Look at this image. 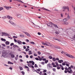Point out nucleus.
<instances>
[{
    "label": "nucleus",
    "instance_id": "nucleus-10",
    "mask_svg": "<svg viewBox=\"0 0 75 75\" xmlns=\"http://www.w3.org/2000/svg\"><path fill=\"white\" fill-rule=\"evenodd\" d=\"M7 17L8 18L10 19V20H12V19H13V18L11 17V16H10L9 15Z\"/></svg>",
    "mask_w": 75,
    "mask_h": 75
},
{
    "label": "nucleus",
    "instance_id": "nucleus-42",
    "mask_svg": "<svg viewBox=\"0 0 75 75\" xmlns=\"http://www.w3.org/2000/svg\"><path fill=\"white\" fill-rule=\"evenodd\" d=\"M11 46H13V45H14V43H12L10 44Z\"/></svg>",
    "mask_w": 75,
    "mask_h": 75
},
{
    "label": "nucleus",
    "instance_id": "nucleus-33",
    "mask_svg": "<svg viewBox=\"0 0 75 75\" xmlns=\"http://www.w3.org/2000/svg\"><path fill=\"white\" fill-rule=\"evenodd\" d=\"M32 65H34V64H35V62H34V61H32Z\"/></svg>",
    "mask_w": 75,
    "mask_h": 75
},
{
    "label": "nucleus",
    "instance_id": "nucleus-58",
    "mask_svg": "<svg viewBox=\"0 0 75 75\" xmlns=\"http://www.w3.org/2000/svg\"><path fill=\"white\" fill-rule=\"evenodd\" d=\"M62 65H65V62L64 63H62Z\"/></svg>",
    "mask_w": 75,
    "mask_h": 75
},
{
    "label": "nucleus",
    "instance_id": "nucleus-48",
    "mask_svg": "<svg viewBox=\"0 0 75 75\" xmlns=\"http://www.w3.org/2000/svg\"><path fill=\"white\" fill-rule=\"evenodd\" d=\"M55 64L56 65H58V63L57 62H55Z\"/></svg>",
    "mask_w": 75,
    "mask_h": 75
},
{
    "label": "nucleus",
    "instance_id": "nucleus-45",
    "mask_svg": "<svg viewBox=\"0 0 75 75\" xmlns=\"http://www.w3.org/2000/svg\"><path fill=\"white\" fill-rule=\"evenodd\" d=\"M35 59H36V60H37V61H39V59H38V58L37 57L35 58Z\"/></svg>",
    "mask_w": 75,
    "mask_h": 75
},
{
    "label": "nucleus",
    "instance_id": "nucleus-37",
    "mask_svg": "<svg viewBox=\"0 0 75 75\" xmlns=\"http://www.w3.org/2000/svg\"><path fill=\"white\" fill-rule=\"evenodd\" d=\"M67 21V19L66 18H64L63 20V22H66Z\"/></svg>",
    "mask_w": 75,
    "mask_h": 75
},
{
    "label": "nucleus",
    "instance_id": "nucleus-19",
    "mask_svg": "<svg viewBox=\"0 0 75 75\" xmlns=\"http://www.w3.org/2000/svg\"><path fill=\"white\" fill-rule=\"evenodd\" d=\"M11 58H14V57H15V56L14 54H11Z\"/></svg>",
    "mask_w": 75,
    "mask_h": 75
},
{
    "label": "nucleus",
    "instance_id": "nucleus-39",
    "mask_svg": "<svg viewBox=\"0 0 75 75\" xmlns=\"http://www.w3.org/2000/svg\"><path fill=\"white\" fill-rule=\"evenodd\" d=\"M35 66H34L35 68H38V66L37 65V64H35Z\"/></svg>",
    "mask_w": 75,
    "mask_h": 75
},
{
    "label": "nucleus",
    "instance_id": "nucleus-2",
    "mask_svg": "<svg viewBox=\"0 0 75 75\" xmlns=\"http://www.w3.org/2000/svg\"><path fill=\"white\" fill-rule=\"evenodd\" d=\"M2 56L4 58L7 57V51H4L2 52Z\"/></svg>",
    "mask_w": 75,
    "mask_h": 75
},
{
    "label": "nucleus",
    "instance_id": "nucleus-62",
    "mask_svg": "<svg viewBox=\"0 0 75 75\" xmlns=\"http://www.w3.org/2000/svg\"><path fill=\"white\" fill-rule=\"evenodd\" d=\"M37 71H38V72H40V69H38L37 70Z\"/></svg>",
    "mask_w": 75,
    "mask_h": 75
},
{
    "label": "nucleus",
    "instance_id": "nucleus-29",
    "mask_svg": "<svg viewBox=\"0 0 75 75\" xmlns=\"http://www.w3.org/2000/svg\"><path fill=\"white\" fill-rule=\"evenodd\" d=\"M58 66V67H57ZM57 69H61V68L59 67H58V66H57Z\"/></svg>",
    "mask_w": 75,
    "mask_h": 75
},
{
    "label": "nucleus",
    "instance_id": "nucleus-24",
    "mask_svg": "<svg viewBox=\"0 0 75 75\" xmlns=\"http://www.w3.org/2000/svg\"><path fill=\"white\" fill-rule=\"evenodd\" d=\"M30 44H33V45L34 44H35V43H34V42H30Z\"/></svg>",
    "mask_w": 75,
    "mask_h": 75
},
{
    "label": "nucleus",
    "instance_id": "nucleus-57",
    "mask_svg": "<svg viewBox=\"0 0 75 75\" xmlns=\"http://www.w3.org/2000/svg\"><path fill=\"white\" fill-rule=\"evenodd\" d=\"M15 59L16 60H17V59H18V57H15Z\"/></svg>",
    "mask_w": 75,
    "mask_h": 75
},
{
    "label": "nucleus",
    "instance_id": "nucleus-11",
    "mask_svg": "<svg viewBox=\"0 0 75 75\" xmlns=\"http://www.w3.org/2000/svg\"><path fill=\"white\" fill-rule=\"evenodd\" d=\"M17 16L18 18H21V15L18 14L17 15Z\"/></svg>",
    "mask_w": 75,
    "mask_h": 75
},
{
    "label": "nucleus",
    "instance_id": "nucleus-61",
    "mask_svg": "<svg viewBox=\"0 0 75 75\" xmlns=\"http://www.w3.org/2000/svg\"><path fill=\"white\" fill-rule=\"evenodd\" d=\"M2 45H3V47H6V45H5V44H2Z\"/></svg>",
    "mask_w": 75,
    "mask_h": 75
},
{
    "label": "nucleus",
    "instance_id": "nucleus-12",
    "mask_svg": "<svg viewBox=\"0 0 75 75\" xmlns=\"http://www.w3.org/2000/svg\"><path fill=\"white\" fill-rule=\"evenodd\" d=\"M67 72L69 74H72V69H70V71L68 70L67 71Z\"/></svg>",
    "mask_w": 75,
    "mask_h": 75
},
{
    "label": "nucleus",
    "instance_id": "nucleus-6",
    "mask_svg": "<svg viewBox=\"0 0 75 75\" xmlns=\"http://www.w3.org/2000/svg\"><path fill=\"white\" fill-rule=\"evenodd\" d=\"M9 22L10 23V24H12V25H16V23H13L11 21H9Z\"/></svg>",
    "mask_w": 75,
    "mask_h": 75
},
{
    "label": "nucleus",
    "instance_id": "nucleus-15",
    "mask_svg": "<svg viewBox=\"0 0 75 75\" xmlns=\"http://www.w3.org/2000/svg\"><path fill=\"white\" fill-rule=\"evenodd\" d=\"M5 44H6V45H9L10 44V43L8 41H6L5 42Z\"/></svg>",
    "mask_w": 75,
    "mask_h": 75
},
{
    "label": "nucleus",
    "instance_id": "nucleus-5",
    "mask_svg": "<svg viewBox=\"0 0 75 75\" xmlns=\"http://www.w3.org/2000/svg\"><path fill=\"white\" fill-rule=\"evenodd\" d=\"M23 33H24V34H25L26 35H27L28 37H30V34L28 33L27 32H23Z\"/></svg>",
    "mask_w": 75,
    "mask_h": 75
},
{
    "label": "nucleus",
    "instance_id": "nucleus-63",
    "mask_svg": "<svg viewBox=\"0 0 75 75\" xmlns=\"http://www.w3.org/2000/svg\"><path fill=\"white\" fill-rule=\"evenodd\" d=\"M43 61H45L46 60V59L45 58H43L42 59Z\"/></svg>",
    "mask_w": 75,
    "mask_h": 75
},
{
    "label": "nucleus",
    "instance_id": "nucleus-59",
    "mask_svg": "<svg viewBox=\"0 0 75 75\" xmlns=\"http://www.w3.org/2000/svg\"><path fill=\"white\" fill-rule=\"evenodd\" d=\"M66 66H67V67H69V65L68 64H66Z\"/></svg>",
    "mask_w": 75,
    "mask_h": 75
},
{
    "label": "nucleus",
    "instance_id": "nucleus-26",
    "mask_svg": "<svg viewBox=\"0 0 75 75\" xmlns=\"http://www.w3.org/2000/svg\"><path fill=\"white\" fill-rule=\"evenodd\" d=\"M52 60L53 61L55 62V61H56V59H55V58L54 57H53L52 59Z\"/></svg>",
    "mask_w": 75,
    "mask_h": 75
},
{
    "label": "nucleus",
    "instance_id": "nucleus-38",
    "mask_svg": "<svg viewBox=\"0 0 75 75\" xmlns=\"http://www.w3.org/2000/svg\"><path fill=\"white\" fill-rule=\"evenodd\" d=\"M13 38H17V37L14 36L13 37Z\"/></svg>",
    "mask_w": 75,
    "mask_h": 75
},
{
    "label": "nucleus",
    "instance_id": "nucleus-34",
    "mask_svg": "<svg viewBox=\"0 0 75 75\" xmlns=\"http://www.w3.org/2000/svg\"><path fill=\"white\" fill-rule=\"evenodd\" d=\"M17 1H18L19 2H20L21 3H24V2L22 1H21V0H18Z\"/></svg>",
    "mask_w": 75,
    "mask_h": 75
},
{
    "label": "nucleus",
    "instance_id": "nucleus-13",
    "mask_svg": "<svg viewBox=\"0 0 75 75\" xmlns=\"http://www.w3.org/2000/svg\"><path fill=\"white\" fill-rule=\"evenodd\" d=\"M68 6H64L62 8V9H67Z\"/></svg>",
    "mask_w": 75,
    "mask_h": 75
},
{
    "label": "nucleus",
    "instance_id": "nucleus-7",
    "mask_svg": "<svg viewBox=\"0 0 75 75\" xmlns=\"http://www.w3.org/2000/svg\"><path fill=\"white\" fill-rule=\"evenodd\" d=\"M2 34H3L5 36H9V35L8 34V33H6L2 32Z\"/></svg>",
    "mask_w": 75,
    "mask_h": 75
},
{
    "label": "nucleus",
    "instance_id": "nucleus-49",
    "mask_svg": "<svg viewBox=\"0 0 75 75\" xmlns=\"http://www.w3.org/2000/svg\"><path fill=\"white\" fill-rule=\"evenodd\" d=\"M25 68L28 69V67H27V66H25Z\"/></svg>",
    "mask_w": 75,
    "mask_h": 75
},
{
    "label": "nucleus",
    "instance_id": "nucleus-3",
    "mask_svg": "<svg viewBox=\"0 0 75 75\" xmlns=\"http://www.w3.org/2000/svg\"><path fill=\"white\" fill-rule=\"evenodd\" d=\"M42 44L43 45H45L46 46H51L52 45L49 42H46V43L43 42Z\"/></svg>",
    "mask_w": 75,
    "mask_h": 75
},
{
    "label": "nucleus",
    "instance_id": "nucleus-28",
    "mask_svg": "<svg viewBox=\"0 0 75 75\" xmlns=\"http://www.w3.org/2000/svg\"><path fill=\"white\" fill-rule=\"evenodd\" d=\"M67 18H68V19H69L70 18V17L69 16V14L68 13H67Z\"/></svg>",
    "mask_w": 75,
    "mask_h": 75
},
{
    "label": "nucleus",
    "instance_id": "nucleus-31",
    "mask_svg": "<svg viewBox=\"0 0 75 75\" xmlns=\"http://www.w3.org/2000/svg\"><path fill=\"white\" fill-rule=\"evenodd\" d=\"M47 25L48 26V27H50V25H51V23H47Z\"/></svg>",
    "mask_w": 75,
    "mask_h": 75
},
{
    "label": "nucleus",
    "instance_id": "nucleus-21",
    "mask_svg": "<svg viewBox=\"0 0 75 75\" xmlns=\"http://www.w3.org/2000/svg\"><path fill=\"white\" fill-rule=\"evenodd\" d=\"M19 36L21 37H22V38L24 37V35H21Z\"/></svg>",
    "mask_w": 75,
    "mask_h": 75
},
{
    "label": "nucleus",
    "instance_id": "nucleus-35",
    "mask_svg": "<svg viewBox=\"0 0 75 75\" xmlns=\"http://www.w3.org/2000/svg\"><path fill=\"white\" fill-rule=\"evenodd\" d=\"M29 50H30V49H29L26 48L25 49V51L26 52H27V51H29Z\"/></svg>",
    "mask_w": 75,
    "mask_h": 75
},
{
    "label": "nucleus",
    "instance_id": "nucleus-9",
    "mask_svg": "<svg viewBox=\"0 0 75 75\" xmlns=\"http://www.w3.org/2000/svg\"><path fill=\"white\" fill-rule=\"evenodd\" d=\"M17 42L19 45H22V42L20 40H18Z\"/></svg>",
    "mask_w": 75,
    "mask_h": 75
},
{
    "label": "nucleus",
    "instance_id": "nucleus-27",
    "mask_svg": "<svg viewBox=\"0 0 75 75\" xmlns=\"http://www.w3.org/2000/svg\"><path fill=\"white\" fill-rule=\"evenodd\" d=\"M19 68H20V70H21V71H22V70H23V69L22 68V67L21 66L19 67Z\"/></svg>",
    "mask_w": 75,
    "mask_h": 75
},
{
    "label": "nucleus",
    "instance_id": "nucleus-18",
    "mask_svg": "<svg viewBox=\"0 0 75 75\" xmlns=\"http://www.w3.org/2000/svg\"><path fill=\"white\" fill-rule=\"evenodd\" d=\"M8 64H13V63L11 62L10 61H9L8 62Z\"/></svg>",
    "mask_w": 75,
    "mask_h": 75
},
{
    "label": "nucleus",
    "instance_id": "nucleus-47",
    "mask_svg": "<svg viewBox=\"0 0 75 75\" xmlns=\"http://www.w3.org/2000/svg\"><path fill=\"white\" fill-rule=\"evenodd\" d=\"M65 69L66 70H65L67 71L69 70L67 68V67L65 68Z\"/></svg>",
    "mask_w": 75,
    "mask_h": 75
},
{
    "label": "nucleus",
    "instance_id": "nucleus-64",
    "mask_svg": "<svg viewBox=\"0 0 75 75\" xmlns=\"http://www.w3.org/2000/svg\"><path fill=\"white\" fill-rule=\"evenodd\" d=\"M73 10H74V11H75V7H73Z\"/></svg>",
    "mask_w": 75,
    "mask_h": 75
},
{
    "label": "nucleus",
    "instance_id": "nucleus-4",
    "mask_svg": "<svg viewBox=\"0 0 75 75\" xmlns=\"http://www.w3.org/2000/svg\"><path fill=\"white\" fill-rule=\"evenodd\" d=\"M66 55L67 57H69V58H75L74 56H72V55H69L68 54H66Z\"/></svg>",
    "mask_w": 75,
    "mask_h": 75
},
{
    "label": "nucleus",
    "instance_id": "nucleus-8",
    "mask_svg": "<svg viewBox=\"0 0 75 75\" xmlns=\"http://www.w3.org/2000/svg\"><path fill=\"white\" fill-rule=\"evenodd\" d=\"M50 65H51V64H50L49 63L47 65V68L48 69L50 70V69H51V66H50Z\"/></svg>",
    "mask_w": 75,
    "mask_h": 75
},
{
    "label": "nucleus",
    "instance_id": "nucleus-40",
    "mask_svg": "<svg viewBox=\"0 0 75 75\" xmlns=\"http://www.w3.org/2000/svg\"><path fill=\"white\" fill-rule=\"evenodd\" d=\"M52 70L54 71V72H55V71H56V69L55 68H53L52 69Z\"/></svg>",
    "mask_w": 75,
    "mask_h": 75
},
{
    "label": "nucleus",
    "instance_id": "nucleus-1",
    "mask_svg": "<svg viewBox=\"0 0 75 75\" xmlns=\"http://www.w3.org/2000/svg\"><path fill=\"white\" fill-rule=\"evenodd\" d=\"M75 29V27H73L72 30L70 29L69 31V33L70 34H72L74 35L73 37V38H74V39H75V31L74 30Z\"/></svg>",
    "mask_w": 75,
    "mask_h": 75
},
{
    "label": "nucleus",
    "instance_id": "nucleus-14",
    "mask_svg": "<svg viewBox=\"0 0 75 75\" xmlns=\"http://www.w3.org/2000/svg\"><path fill=\"white\" fill-rule=\"evenodd\" d=\"M55 47L56 48H57L58 49H60L61 48L60 47L58 46H55Z\"/></svg>",
    "mask_w": 75,
    "mask_h": 75
},
{
    "label": "nucleus",
    "instance_id": "nucleus-32",
    "mask_svg": "<svg viewBox=\"0 0 75 75\" xmlns=\"http://www.w3.org/2000/svg\"><path fill=\"white\" fill-rule=\"evenodd\" d=\"M3 10V7H1L0 8V11H1V10Z\"/></svg>",
    "mask_w": 75,
    "mask_h": 75
},
{
    "label": "nucleus",
    "instance_id": "nucleus-25",
    "mask_svg": "<svg viewBox=\"0 0 75 75\" xmlns=\"http://www.w3.org/2000/svg\"><path fill=\"white\" fill-rule=\"evenodd\" d=\"M50 25H53V26H54L55 24H54L52 23V22H50Z\"/></svg>",
    "mask_w": 75,
    "mask_h": 75
},
{
    "label": "nucleus",
    "instance_id": "nucleus-55",
    "mask_svg": "<svg viewBox=\"0 0 75 75\" xmlns=\"http://www.w3.org/2000/svg\"><path fill=\"white\" fill-rule=\"evenodd\" d=\"M56 61H59V58H57L56 59Z\"/></svg>",
    "mask_w": 75,
    "mask_h": 75
},
{
    "label": "nucleus",
    "instance_id": "nucleus-56",
    "mask_svg": "<svg viewBox=\"0 0 75 75\" xmlns=\"http://www.w3.org/2000/svg\"><path fill=\"white\" fill-rule=\"evenodd\" d=\"M64 63L66 64H69V63L68 62H66V61L64 62Z\"/></svg>",
    "mask_w": 75,
    "mask_h": 75
},
{
    "label": "nucleus",
    "instance_id": "nucleus-30",
    "mask_svg": "<svg viewBox=\"0 0 75 75\" xmlns=\"http://www.w3.org/2000/svg\"><path fill=\"white\" fill-rule=\"evenodd\" d=\"M49 58L50 59H52V57L51 56H50L49 57Z\"/></svg>",
    "mask_w": 75,
    "mask_h": 75
},
{
    "label": "nucleus",
    "instance_id": "nucleus-22",
    "mask_svg": "<svg viewBox=\"0 0 75 75\" xmlns=\"http://www.w3.org/2000/svg\"><path fill=\"white\" fill-rule=\"evenodd\" d=\"M28 66L29 67H30V68H31V64H28Z\"/></svg>",
    "mask_w": 75,
    "mask_h": 75
},
{
    "label": "nucleus",
    "instance_id": "nucleus-52",
    "mask_svg": "<svg viewBox=\"0 0 75 75\" xmlns=\"http://www.w3.org/2000/svg\"><path fill=\"white\" fill-rule=\"evenodd\" d=\"M39 61H42V59L40 57V58H39Z\"/></svg>",
    "mask_w": 75,
    "mask_h": 75
},
{
    "label": "nucleus",
    "instance_id": "nucleus-23",
    "mask_svg": "<svg viewBox=\"0 0 75 75\" xmlns=\"http://www.w3.org/2000/svg\"><path fill=\"white\" fill-rule=\"evenodd\" d=\"M48 60H45V64H47L48 63Z\"/></svg>",
    "mask_w": 75,
    "mask_h": 75
},
{
    "label": "nucleus",
    "instance_id": "nucleus-16",
    "mask_svg": "<svg viewBox=\"0 0 75 75\" xmlns=\"http://www.w3.org/2000/svg\"><path fill=\"white\" fill-rule=\"evenodd\" d=\"M1 40L3 41H4V42L6 41V39H4L3 38H1Z\"/></svg>",
    "mask_w": 75,
    "mask_h": 75
},
{
    "label": "nucleus",
    "instance_id": "nucleus-41",
    "mask_svg": "<svg viewBox=\"0 0 75 75\" xmlns=\"http://www.w3.org/2000/svg\"><path fill=\"white\" fill-rule=\"evenodd\" d=\"M5 8H6V9H8L9 8V7H7V6H5Z\"/></svg>",
    "mask_w": 75,
    "mask_h": 75
},
{
    "label": "nucleus",
    "instance_id": "nucleus-46",
    "mask_svg": "<svg viewBox=\"0 0 75 75\" xmlns=\"http://www.w3.org/2000/svg\"><path fill=\"white\" fill-rule=\"evenodd\" d=\"M35 72H37V73H38V74H40V73H39V72H38V71L37 70H35Z\"/></svg>",
    "mask_w": 75,
    "mask_h": 75
},
{
    "label": "nucleus",
    "instance_id": "nucleus-44",
    "mask_svg": "<svg viewBox=\"0 0 75 75\" xmlns=\"http://www.w3.org/2000/svg\"><path fill=\"white\" fill-rule=\"evenodd\" d=\"M22 75H24V74H25V73L24 72L22 71Z\"/></svg>",
    "mask_w": 75,
    "mask_h": 75
},
{
    "label": "nucleus",
    "instance_id": "nucleus-54",
    "mask_svg": "<svg viewBox=\"0 0 75 75\" xmlns=\"http://www.w3.org/2000/svg\"><path fill=\"white\" fill-rule=\"evenodd\" d=\"M38 54L39 55H40V54H41V52L40 51H38Z\"/></svg>",
    "mask_w": 75,
    "mask_h": 75
},
{
    "label": "nucleus",
    "instance_id": "nucleus-53",
    "mask_svg": "<svg viewBox=\"0 0 75 75\" xmlns=\"http://www.w3.org/2000/svg\"><path fill=\"white\" fill-rule=\"evenodd\" d=\"M43 65H44L45 64V63L44 62H42L41 63Z\"/></svg>",
    "mask_w": 75,
    "mask_h": 75
},
{
    "label": "nucleus",
    "instance_id": "nucleus-17",
    "mask_svg": "<svg viewBox=\"0 0 75 75\" xmlns=\"http://www.w3.org/2000/svg\"><path fill=\"white\" fill-rule=\"evenodd\" d=\"M64 62V61L62 60H59L58 61V62L60 63H61V62Z\"/></svg>",
    "mask_w": 75,
    "mask_h": 75
},
{
    "label": "nucleus",
    "instance_id": "nucleus-36",
    "mask_svg": "<svg viewBox=\"0 0 75 75\" xmlns=\"http://www.w3.org/2000/svg\"><path fill=\"white\" fill-rule=\"evenodd\" d=\"M17 47V45H14L13 46V47H14V48H16Z\"/></svg>",
    "mask_w": 75,
    "mask_h": 75
},
{
    "label": "nucleus",
    "instance_id": "nucleus-60",
    "mask_svg": "<svg viewBox=\"0 0 75 75\" xmlns=\"http://www.w3.org/2000/svg\"><path fill=\"white\" fill-rule=\"evenodd\" d=\"M33 55H31L30 56V58H33Z\"/></svg>",
    "mask_w": 75,
    "mask_h": 75
},
{
    "label": "nucleus",
    "instance_id": "nucleus-20",
    "mask_svg": "<svg viewBox=\"0 0 75 75\" xmlns=\"http://www.w3.org/2000/svg\"><path fill=\"white\" fill-rule=\"evenodd\" d=\"M7 17L6 16H4L3 17H2V18L3 19V20H5V19H6Z\"/></svg>",
    "mask_w": 75,
    "mask_h": 75
},
{
    "label": "nucleus",
    "instance_id": "nucleus-43",
    "mask_svg": "<svg viewBox=\"0 0 75 75\" xmlns=\"http://www.w3.org/2000/svg\"><path fill=\"white\" fill-rule=\"evenodd\" d=\"M34 56H35V57H37V54L36 53H34Z\"/></svg>",
    "mask_w": 75,
    "mask_h": 75
},
{
    "label": "nucleus",
    "instance_id": "nucleus-50",
    "mask_svg": "<svg viewBox=\"0 0 75 75\" xmlns=\"http://www.w3.org/2000/svg\"><path fill=\"white\" fill-rule=\"evenodd\" d=\"M14 41L15 42H17V41L16 39H14Z\"/></svg>",
    "mask_w": 75,
    "mask_h": 75
},
{
    "label": "nucleus",
    "instance_id": "nucleus-51",
    "mask_svg": "<svg viewBox=\"0 0 75 75\" xmlns=\"http://www.w3.org/2000/svg\"><path fill=\"white\" fill-rule=\"evenodd\" d=\"M43 72H47V70L46 69L44 70Z\"/></svg>",
    "mask_w": 75,
    "mask_h": 75
}]
</instances>
